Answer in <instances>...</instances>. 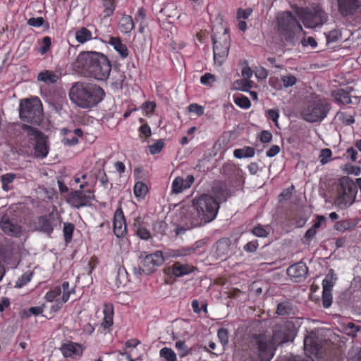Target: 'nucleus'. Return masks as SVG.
Masks as SVG:
<instances>
[{
    "label": "nucleus",
    "mask_w": 361,
    "mask_h": 361,
    "mask_svg": "<svg viewBox=\"0 0 361 361\" xmlns=\"http://www.w3.org/2000/svg\"><path fill=\"white\" fill-rule=\"evenodd\" d=\"M219 209V202L216 200L210 195H202L181 207L180 221L188 228L201 226L212 221Z\"/></svg>",
    "instance_id": "obj_1"
},
{
    "label": "nucleus",
    "mask_w": 361,
    "mask_h": 361,
    "mask_svg": "<svg viewBox=\"0 0 361 361\" xmlns=\"http://www.w3.org/2000/svg\"><path fill=\"white\" fill-rule=\"evenodd\" d=\"M75 66L85 70L99 80L107 79L111 70V65L107 57L97 51L80 53L75 61Z\"/></svg>",
    "instance_id": "obj_2"
},
{
    "label": "nucleus",
    "mask_w": 361,
    "mask_h": 361,
    "mask_svg": "<svg viewBox=\"0 0 361 361\" xmlns=\"http://www.w3.org/2000/svg\"><path fill=\"white\" fill-rule=\"evenodd\" d=\"M104 94L103 90L95 85L76 82L70 90L71 100L77 106L88 109L97 104Z\"/></svg>",
    "instance_id": "obj_3"
},
{
    "label": "nucleus",
    "mask_w": 361,
    "mask_h": 361,
    "mask_svg": "<svg viewBox=\"0 0 361 361\" xmlns=\"http://www.w3.org/2000/svg\"><path fill=\"white\" fill-rule=\"evenodd\" d=\"M278 32L289 43H293L295 30L301 31L302 27L292 13L283 12L277 16Z\"/></svg>",
    "instance_id": "obj_4"
},
{
    "label": "nucleus",
    "mask_w": 361,
    "mask_h": 361,
    "mask_svg": "<svg viewBox=\"0 0 361 361\" xmlns=\"http://www.w3.org/2000/svg\"><path fill=\"white\" fill-rule=\"evenodd\" d=\"M19 116L25 122L39 124L42 120V108L40 100L38 98L21 100Z\"/></svg>",
    "instance_id": "obj_5"
},
{
    "label": "nucleus",
    "mask_w": 361,
    "mask_h": 361,
    "mask_svg": "<svg viewBox=\"0 0 361 361\" xmlns=\"http://www.w3.org/2000/svg\"><path fill=\"white\" fill-rule=\"evenodd\" d=\"M356 194V184L350 178L343 177L339 181L338 195L334 203L341 209L349 207L355 202Z\"/></svg>",
    "instance_id": "obj_6"
},
{
    "label": "nucleus",
    "mask_w": 361,
    "mask_h": 361,
    "mask_svg": "<svg viewBox=\"0 0 361 361\" xmlns=\"http://www.w3.org/2000/svg\"><path fill=\"white\" fill-rule=\"evenodd\" d=\"M330 108V104L326 99H317L301 112V116L307 122H320L326 116Z\"/></svg>",
    "instance_id": "obj_7"
},
{
    "label": "nucleus",
    "mask_w": 361,
    "mask_h": 361,
    "mask_svg": "<svg viewBox=\"0 0 361 361\" xmlns=\"http://www.w3.org/2000/svg\"><path fill=\"white\" fill-rule=\"evenodd\" d=\"M251 345L257 350V356L261 361L271 360L276 348L271 338L264 334L254 335L252 338Z\"/></svg>",
    "instance_id": "obj_8"
},
{
    "label": "nucleus",
    "mask_w": 361,
    "mask_h": 361,
    "mask_svg": "<svg viewBox=\"0 0 361 361\" xmlns=\"http://www.w3.org/2000/svg\"><path fill=\"white\" fill-rule=\"evenodd\" d=\"M214 60L215 63L221 65L228 55L230 49V36L227 29L221 34H214L212 36Z\"/></svg>",
    "instance_id": "obj_9"
},
{
    "label": "nucleus",
    "mask_w": 361,
    "mask_h": 361,
    "mask_svg": "<svg viewBox=\"0 0 361 361\" xmlns=\"http://www.w3.org/2000/svg\"><path fill=\"white\" fill-rule=\"evenodd\" d=\"M296 329L292 322L288 321L277 324L273 327V335L271 338L273 343L276 345L292 341L295 336Z\"/></svg>",
    "instance_id": "obj_10"
},
{
    "label": "nucleus",
    "mask_w": 361,
    "mask_h": 361,
    "mask_svg": "<svg viewBox=\"0 0 361 361\" xmlns=\"http://www.w3.org/2000/svg\"><path fill=\"white\" fill-rule=\"evenodd\" d=\"M22 129L27 136L35 140V154L37 157L44 158L49 153V146L47 137L35 128L26 124L22 126Z\"/></svg>",
    "instance_id": "obj_11"
},
{
    "label": "nucleus",
    "mask_w": 361,
    "mask_h": 361,
    "mask_svg": "<svg viewBox=\"0 0 361 361\" xmlns=\"http://www.w3.org/2000/svg\"><path fill=\"white\" fill-rule=\"evenodd\" d=\"M302 20L305 27L314 28L322 25L328 20V15L320 6H315L312 10H305L300 13Z\"/></svg>",
    "instance_id": "obj_12"
},
{
    "label": "nucleus",
    "mask_w": 361,
    "mask_h": 361,
    "mask_svg": "<svg viewBox=\"0 0 361 361\" xmlns=\"http://www.w3.org/2000/svg\"><path fill=\"white\" fill-rule=\"evenodd\" d=\"M94 197L92 191H89V195H86L82 190H75L71 192L68 202L73 207L80 208L88 205Z\"/></svg>",
    "instance_id": "obj_13"
},
{
    "label": "nucleus",
    "mask_w": 361,
    "mask_h": 361,
    "mask_svg": "<svg viewBox=\"0 0 361 361\" xmlns=\"http://www.w3.org/2000/svg\"><path fill=\"white\" fill-rule=\"evenodd\" d=\"M164 258L161 252H156L154 254L148 255L142 260V272L149 274L155 269L162 264Z\"/></svg>",
    "instance_id": "obj_14"
},
{
    "label": "nucleus",
    "mask_w": 361,
    "mask_h": 361,
    "mask_svg": "<svg viewBox=\"0 0 361 361\" xmlns=\"http://www.w3.org/2000/svg\"><path fill=\"white\" fill-rule=\"evenodd\" d=\"M322 348L319 338L314 333L308 334L304 340V350L307 356H317Z\"/></svg>",
    "instance_id": "obj_15"
},
{
    "label": "nucleus",
    "mask_w": 361,
    "mask_h": 361,
    "mask_svg": "<svg viewBox=\"0 0 361 361\" xmlns=\"http://www.w3.org/2000/svg\"><path fill=\"white\" fill-rule=\"evenodd\" d=\"M338 11L343 16L355 14L361 7V0H337Z\"/></svg>",
    "instance_id": "obj_16"
},
{
    "label": "nucleus",
    "mask_w": 361,
    "mask_h": 361,
    "mask_svg": "<svg viewBox=\"0 0 361 361\" xmlns=\"http://www.w3.org/2000/svg\"><path fill=\"white\" fill-rule=\"evenodd\" d=\"M72 291L73 290L69 288V283L66 281L63 283L62 288L57 286L48 292L46 298L49 301H52L62 294L61 300L62 303H65L68 300Z\"/></svg>",
    "instance_id": "obj_17"
},
{
    "label": "nucleus",
    "mask_w": 361,
    "mask_h": 361,
    "mask_svg": "<svg viewBox=\"0 0 361 361\" xmlns=\"http://www.w3.org/2000/svg\"><path fill=\"white\" fill-rule=\"evenodd\" d=\"M54 216L52 214L39 216L35 223V229L49 235L54 230Z\"/></svg>",
    "instance_id": "obj_18"
},
{
    "label": "nucleus",
    "mask_w": 361,
    "mask_h": 361,
    "mask_svg": "<svg viewBox=\"0 0 361 361\" xmlns=\"http://www.w3.org/2000/svg\"><path fill=\"white\" fill-rule=\"evenodd\" d=\"M126 228L123 212L120 209H117L114 214V232L117 237H122L126 234Z\"/></svg>",
    "instance_id": "obj_19"
},
{
    "label": "nucleus",
    "mask_w": 361,
    "mask_h": 361,
    "mask_svg": "<svg viewBox=\"0 0 361 361\" xmlns=\"http://www.w3.org/2000/svg\"><path fill=\"white\" fill-rule=\"evenodd\" d=\"M308 272L307 267L304 262H298L290 267L287 269V274L296 281H300L305 279Z\"/></svg>",
    "instance_id": "obj_20"
},
{
    "label": "nucleus",
    "mask_w": 361,
    "mask_h": 361,
    "mask_svg": "<svg viewBox=\"0 0 361 361\" xmlns=\"http://www.w3.org/2000/svg\"><path fill=\"white\" fill-rule=\"evenodd\" d=\"M3 231L8 235L18 237L21 235V227L11 221L7 216H3L0 222Z\"/></svg>",
    "instance_id": "obj_21"
},
{
    "label": "nucleus",
    "mask_w": 361,
    "mask_h": 361,
    "mask_svg": "<svg viewBox=\"0 0 361 361\" xmlns=\"http://www.w3.org/2000/svg\"><path fill=\"white\" fill-rule=\"evenodd\" d=\"M194 182V176L192 175H188L186 178L178 176L172 183V192L178 194L182 192L184 190L189 188Z\"/></svg>",
    "instance_id": "obj_22"
},
{
    "label": "nucleus",
    "mask_w": 361,
    "mask_h": 361,
    "mask_svg": "<svg viewBox=\"0 0 361 361\" xmlns=\"http://www.w3.org/2000/svg\"><path fill=\"white\" fill-rule=\"evenodd\" d=\"M60 350L65 357L79 355L82 353L81 346L78 343L72 342L63 344Z\"/></svg>",
    "instance_id": "obj_23"
},
{
    "label": "nucleus",
    "mask_w": 361,
    "mask_h": 361,
    "mask_svg": "<svg viewBox=\"0 0 361 361\" xmlns=\"http://www.w3.org/2000/svg\"><path fill=\"white\" fill-rule=\"evenodd\" d=\"M192 271V267L188 264H183L180 262L174 263L171 267H169V273L180 277L185 274H188Z\"/></svg>",
    "instance_id": "obj_24"
},
{
    "label": "nucleus",
    "mask_w": 361,
    "mask_h": 361,
    "mask_svg": "<svg viewBox=\"0 0 361 361\" xmlns=\"http://www.w3.org/2000/svg\"><path fill=\"white\" fill-rule=\"evenodd\" d=\"M161 13L169 20L178 18L180 16L176 5L173 3H168L161 9Z\"/></svg>",
    "instance_id": "obj_25"
},
{
    "label": "nucleus",
    "mask_w": 361,
    "mask_h": 361,
    "mask_svg": "<svg viewBox=\"0 0 361 361\" xmlns=\"http://www.w3.org/2000/svg\"><path fill=\"white\" fill-rule=\"evenodd\" d=\"M231 240L228 238L220 239L216 245V254L219 257H225L230 251Z\"/></svg>",
    "instance_id": "obj_26"
},
{
    "label": "nucleus",
    "mask_w": 361,
    "mask_h": 361,
    "mask_svg": "<svg viewBox=\"0 0 361 361\" xmlns=\"http://www.w3.org/2000/svg\"><path fill=\"white\" fill-rule=\"evenodd\" d=\"M109 44L112 45L116 51H117L122 58H126L128 55L127 47L123 44L118 37H111Z\"/></svg>",
    "instance_id": "obj_27"
},
{
    "label": "nucleus",
    "mask_w": 361,
    "mask_h": 361,
    "mask_svg": "<svg viewBox=\"0 0 361 361\" xmlns=\"http://www.w3.org/2000/svg\"><path fill=\"white\" fill-rule=\"evenodd\" d=\"M336 277L333 269H330L325 278L322 281V289L325 291H332V288L335 285Z\"/></svg>",
    "instance_id": "obj_28"
},
{
    "label": "nucleus",
    "mask_w": 361,
    "mask_h": 361,
    "mask_svg": "<svg viewBox=\"0 0 361 361\" xmlns=\"http://www.w3.org/2000/svg\"><path fill=\"white\" fill-rule=\"evenodd\" d=\"M37 80L46 84H54L59 80V76L51 71H44L38 74Z\"/></svg>",
    "instance_id": "obj_29"
},
{
    "label": "nucleus",
    "mask_w": 361,
    "mask_h": 361,
    "mask_svg": "<svg viewBox=\"0 0 361 361\" xmlns=\"http://www.w3.org/2000/svg\"><path fill=\"white\" fill-rule=\"evenodd\" d=\"M104 322L102 325L104 328H109L113 324L114 308L111 305H105L104 307Z\"/></svg>",
    "instance_id": "obj_30"
},
{
    "label": "nucleus",
    "mask_w": 361,
    "mask_h": 361,
    "mask_svg": "<svg viewBox=\"0 0 361 361\" xmlns=\"http://www.w3.org/2000/svg\"><path fill=\"white\" fill-rule=\"evenodd\" d=\"M119 28L121 32L129 33L134 28V23L131 16H123L119 22Z\"/></svg>",
    "instance_id": "obj_31"
},
{
    "label": "nucleus",
    "mask_w": 361,
    "mask_h": 361,
    "mask_svg": "<svg viewBox=\"0 0 361 361\" xmlns=\"http://www.w3.org/2000/svg\"><path fill=\"white\" fill-rule=\"evenodd\" d=\"M294 313L293 305L287 301L282 302L277 305L276 314L280 316L290 315Z\"/></svg>",
    "instance_id": "obj_32"
},
{
    "label": "nucleus",
    "mask_w": 361,
    "mask_h": 361,
    "mask_svg": "<svg viewBox=\"0 0 361 361\" xmlns=\"http://www.w3.org/2000/svg\"><path fill=\"white\" fill-rule=\"evenodd\" d=\"M75 39L79 43L83 44L92 39V33L86 27H80L75 33Z\"/></svg>",
    "instance_id": "obj_33"
},
{
    "label": "nucleus",
    "mask_w": 361,
    "mask_h": 361,
    "mask_svg": "<svg viewBox=\"0 0 361 361\" xmlns=\"http://www.w3.org/2000/svg\"><path fill=\"white\" fill-rule=\"evenodd\" d=\"M233 154L237 159L252 157L255 155V149L251 147H245L242 149H235Z\"/></svg>",
    "instance_id": "obj_34"
},
{
    "label": "nucleus",
    "mask_w": 361,
    "mask_h": 361,
    "mask_svg": "<svg viewBox=\"0 0 361 361\" xmlns=\"http://www.w3.org/2000/svg\"><path fill=\"white\" fill-rule=\"evenodd\" d=\"M356 226L355 223L351 222L350 220H343L337 221L334 225V228L340 232L353 229Z\"/></svg>",
    "instance_id": "obj_35"
},
{
    "label": "nucleus",
    "mask_w": 361,
    "mask_h": 361,
    "mask_svg": "<svg viewBox=\"0 0 361 361\" xmlns=\"http://www.w3.org/2000/svg\"><path fill=\"white\" fill-rule=\"evenodd\" d=\"M334 97L336 101L343 104H348L351 103V99L349 93L343 90H338L334 92Z\"/></svg>",
    "instance_id": "obj_36"
},
{
    "label": "nucleus",
    "mask_w": 361,
    "mask_h": 361,
    "mask_svg": "<svg viewBox=\"0 0 361 361\" xmlns=\"http://www.w3.org/2000/svg\"><path fill=\"white\" fill-rule=\"evenodd\" d=\"M148 192L147 186L142 182H137L134 186V193L137 197L144 198Z\"/></svg>",
    "instance_id": "obj_37"
},
{
    "label": "nucleus",
    "mask_w": 361,
    "mask_h": 361,
    "mask_svg": "<svg viewBox=\"0 0 361 361\" xmlns=\"http://www.w3.org/2000/svg\"><path fill=\"white\" fill-rule=\"evenodd\" d=\"M159 354L166 361H176V355L171 348L164 347L160 350Z\"/></svg>",
    "instance_id": "obj_38"
},
{
    "label": "nucleus",
    "mask_w": 361,
    "mask_h": 361,
    "mask_svg": "<svg viewBox=\"0 0 361 361\" xmlns=\"http://www.w3.org/2000/svg\"><path fill=\"white\" fill-rule=\"evenodd\" d=\"M251 80H246L245 79L238 80L233 82V88L238 90L246 92L251 88Z\"/></svg>",
    "instance_id": "obj_39"
},
{
    "label": "nucleus",
    "mask_w": 361,
    "mask_h": 361,
    "mask_svg": "<svg viewBox=\"0 0 361 361\" xmlns=\"http://www.w3.org/2000/svg\"><path fill=\"white\" fill-rule=\"evenodd\" d=\"M135 232L137 235L143 240H148L150 236V232L143 226L140 224H135Z\"/></svg>",
    "instance_id": "obj_40"
},
{
    "label": "nucleus",
    "mask_w": 361,
    "mask_h": 361,
    "mask_svg": "<svg viewBox=\"0 0 361 361\" xmlns=\"http://www.w3.org/2000/svg\"><path fill=\"white\" fill-rule=\"evenodd\" d=\"M361 350L358 347H352L348 352V361H360Z\"/></svg>",
    "instance_id": "obj_41"
},
{
    "label": "nucleus",
    "mask_w": 361,
    "mask_h": 361,
    "mask_svg": "<svg viewBox=\"0 0 361 361\" xmlns=\"http://www.w3.org/2000/svg\"><path fill=\"white\" fill-rule=\"evenodd\" d=\"M74 230V226L71 223H65L63 225V235L66 242L68 243L72 239V235Z\"/></svg>",
    "instance_id": "obj_42"
},
{
    "label": "nucleus",
    "mask_w": 361,
    "mask_h": 361,
    "mask_svg": "<svg viewBox=\"0 0 361 361\" xmlns=\"http://www.w3.org/2000/svg\"><path fill=\"white\" fill-rule=\"evenodd\" d=\"M346 334L352 337H356L357 333L360 330V326H356L353 322L348 323L345 326Z\"/></svg>",
    "instance_id": "obj_43"
},
{
    "label": "nucleus",
    "mask_w": 361,
    "mask_h": 361,
    "mask_svg": "<svg viewBox=\"0 0 361 361\" xmlns=\"http://www.w3.org/2000/svg\"><path fill=\"white\" fill-rule=\"evenodd\" d=\"M235 104L241 108L247 109L250 106V102L247 97L240 96L234 99Z\"/></svg>",
    "instance_id": "obj_44"
},
{
    "label": "nucleus",
    "mask_w": 361,
    "mask_h": 361,
    "mask_svg": "<svg viewBox=\"0 0 361 361\" xmlns=\"http://www.w3.org/2000/svg\"><path fill=\"white\" fill-rule=\"evenodd\" d=\"M332 299L331 291L322 290V305L324 308H329L331 305Z\"/></svg>",
    "instance_id": "obj_45"
},
{
    "label": "nucleus",
    "mask_w": 361,
    "mask_h": 361,
    "mask_svg": "<svg viewBox=\"0 0 361 361\" xmlns=\"http://www.w3.org/2000/svg\"><path fill=\"white\" fill-rule=\"evenodd\" d=\"M252 233L255 235L260 238H266L269 234V231L262 226H257L252 229Z\"/></svg>",
    "instance_id": "obj_46"
},
{
    "label": "nucleus",
    "mask_w": 361,
    "mask_h": 361,
    "mask_svg": "<svg viewBox=\"0 0 361 361\" xmlns=\"http://www.w3.org/2000/svg\"><path fill=\"white\" fill-rule=\"evenodd\" d=\"M176 348L179 350L180 357H185L190 353V350L186 348L185 342L182 341L176 343Z\"/></svg>",
    "instance_id": "obj_47"
},
{
    "label": "nucleus",
    "mask_w": 361,
    "mask_h": 361,
    "mask_svg": "<svg viewBox=\"0 0 361 361\" xmlns=\"http://www.w3.org/2000/svg\"><path fill=\"white\" fill-rule=\"evenodd\" d=\"M281 81L285 87H288L293 86L296 83L297 79L294 75H288L283 76Z\"/></svg>",
    "instance_id": "obj_48"
},
{
    "label": "nucleus",
    "mask_w": 361,
    "mask_h": 361,
    "mask_svg": "<svg viewBox=\"0 0 361 361\" xmlns=\"http://www.w3.org/2000/svg\"><path fill=\"white\" fill-rule=\"evenodd\" d=\"M164 145V143L163 140H159L157 141L156 143L149 146L150 153L152 154H156L159 153L162 150Z\"/></svg>",
    "instance_id": "obj_49"
},
{
    "label": "nucleus",
    "mask_w": 361,
    "mask_h": 361,
    "mask_svg": "<svg viewBox=\"0 0 361 361\" xmlns=\"http://www.w3.org/2000/svg\"><path fill=\"white\" fill-rule=\"evenodd\" d=\"M104 7H105V9L104 11V16L109 17V16H111L114 13V8H115L114 3L113 0H105L104 1Z\"/></svg>",
    "instance_id": "obj_50"
},
{
    "label": "nucleus",
    "mask_w": 361,
    "mask_h": 361,
    "mask_svg": "<svg viewBox=\"0 0 361 361\" xmlns=\"http://www.w3.org/2000/svg\"><path fill=\"white\" fill-rule=\"evenodd\" d=\"M188 111L190 112L195 113L198 116H201L204 113V107L197 104H191L188 106Z\"/></svg>",
    "instance_id": "obj_51"
},
{
    "label": "nucleus",
    "mask_w": 361,
    "mask_h": 361,
    "mask_svg": "<svg viewBox=\"0 0 361 361\" xmlns=\"http://www.w3.org/2000/svg\"><path fill=\"white\" fill-rule=\"evenodd\" d=\"M331 154H332L331 151L329 149H327V148L323 149L321 151V153L319 155L320 162L322 164H325L327 162H329V159L331 157Z\"/></svg>",
    "instance_id": "obj_52"
},
{
    "label": "nucleus",
    "mask_w": 361,
    "mask_h": 361,
    "mask_svg": "<svg viewBox=\"0 0 361 361\" xmlns=\"http://www.w3.org/2000/svg\"><path fill=\"white\" fill-rule=\"evenodd\" d=\"M338 118L344 124L350 125L354 123L355 120L353 116L348 115L345 113H340L338 114Z\"/></svg>",
    "instance_id": "obj_53"
},
{
    "label": "nucleus",
    "mask_w": 361,
    "mask_h": 361,
    "mask_svg": "<svg viewBox=\"0 0 361 361\" xmlns=\"http://www.w3.org/2000/svg\"><path fill=\"white\" fill-rule=\"evenodd\" d=\"M218 337L222 343V345H225L228 342V331L226 329H220L218 331Z\"/></svg>",
    "instance_id": "obj_54"
},
{
    "label": "nucleus",
    "mask_w": 361,
    "mask_h": 361,
    "mask_svg": "<svg viewBox=\"0 0 361 361\" xmlns=\"http://www.w3.org/2000/svg\"><path fill=\"white\" fill-rule=\"evenodd\" d=\"M215 80V76L212 73H205L200 78L202 84L206 85H211V84L214 82Z\"/></svg>",
    "instance_id": "obj_55"
},
{
    "label": "nucleus",
    "mask_w": 361,
    "mask_h": 361,
    "mask_svg": "<svg viewBox=\"0 0 361 361\" xmlns=\"http://www.w3.org/2000/svg\"><path fill=\"white\" fill-rule=\"evenodd\" d=\"M42 44H43V45L39 47V51L42 54H44L45 53H47L48 51V50L50 48V46H51V39H50V37H44L43 39H42Z\"/></svg>",
    "instance_id": "obj_56"
},
{
    "label": "nucleus",
    "mask_w": 361,
    "mask_h": 361,
    "mask_svg": "<svg viewBox=\"0 0 361 361\" xmlns=\"http://www.w3.org/2000/svg\"><path fill=\"white\" fill-rule=\"evenodd\" d=\"M252 13V9L250 8H246L245 10H243L242 8H238L237 11L236 17L238 19H240V18L247 19L249 18V16L251 15Z\"/></svg>",
    "instance_id": "obj_57"
},
{
    "label": "nucleus",
    "mask_w": 361,
    "mask_h": 361,
    "mask_svg": "<svg viewBox=\"0 0 361 361\" xmlns=\"http://www.w3.org/2000/svg\"><path fill=\"white\" fill-rule=\"evenodd\" d=\"M245 66L243 68L241 74L243 78V79L246 80H250V78L252 75V69L247 66V63L246 61L244 62Z\"/></svg>",
    "instance_id": "obj_58"
},
{
    "label": "nucleus",
    "mask_w": 361,
    "mask_h": 361,
    "mask_svg": "<svg viewBox=\"0 0 361 361\" xmlns=\"http://www.w3.org/2000/svg\"><path fill=\"white\" fill-rule=\"evenodd\" d=\"M44 20L42 17L31 18L28 20V25L33 27H40L44 24Z\"/></svg>",
    "instance_id": "obj_59"
},
{
    "label": "nucleus",
    "mask_w": 361,
    "mask_h": 361,
    "mask_svg": "<svg viewBox=\"0 0 361 361\" xmlns=\"http://www.w3.org/2000/svg\"><path fill=\"white\" fill-rule=\"evenodd\" d=\"M257 247H258L257 240H253V241H250V242L247 243L244 246V250L246 252H253L257 250Z\"/></svg>",
    "instance_id": "obj_60"
},
{
    "label": "nucleus",
    "mask_w": 361,
    "mask_h": 361,
    "mask_svg": "<svg viewBox=\"0 0 361 361\" xmlns=\"http://www.w3.org/2000/svg\"><path fill=\"white\" fill-rule=\"evenodd\" d=\"M260 141L263 143H268L271 140L272 135L267 130H263L260 135Z\"/></svg>",
    "instance_id": "obj_61"
},
{
    "label": "nucleus",
    "mask_w": 361,
    "mask_h": 361,
    "mask_svg": "<svg viewBox=\"0 0 361 361\" xmlns=\"http://www.w3.org/2000/svg\"><path fill=\"white\" fill-rule=\"evenodd\" d=\"M16 176L13 173H8L3 175L1 177V180L4 185H9L14 180Z\"/></svg>",
    "instance_id": "obj_62"
},
{
    "label": "nucleus",
    "mask_w": 361,
    "mask_h": 361,
    "mask_svg": "<svg viewBox=\"0 0 361 361\" xmlns=\"http://www.w3.org/2000/svg\"><path fill=\"white\" fill-rule=\"evenodd\" d=\"M139 131L140 134L145 135V137H148L151 135V129L149 126L147 124L142 125L140 127Z\"/></svg>",
    "instance_id": "obj_63"
},
{
    "label": "nucleus",
    "mask_w": 361,
    "mask_h": 361,
    "mask_svg": "<svg viewBox=\"0 0 361 361\" xmlns=\"http://www.w3.org/2000/svg\"><path fill=\"white\" fill-rule=\"evenodd\" d=\"M280 152V147L278 145H273L267 152V156L269 157H273Z\"/></svg>",
    "instance_id": "obj_64"
}]
</instances>
